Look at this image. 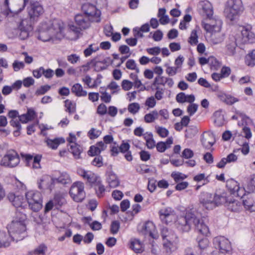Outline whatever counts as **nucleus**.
Returning <instances> with one entry per match:
<instances>
[{"label":"nucleus","instance_id":"obj_1","mask_svg":"<svg viewBox=\"0 0 255 255\" xmlns=\"http://www.w3.org/2000/svg\"><path fill=\"white\" fill-rule=\"evenodd\" d=\"M175 226L181 232H189L192 226H194L197 232L205 236L210 234L208 227L200 219L199 217L192 212L186 213L185 216L178 217L175 222Z\"/></svg>","mask_w":255,"mask_h":255},{"label":"nucleus","instance_id":"obj_2","mask_svg":"<svg viewBox=\"0 0 255 255\" xmlns=\"http://www.w3.org/2000/svg\"><path fill=\"white\" fill-rule=\"evenodd\" d=\"M26 215L20 214L19 220H14L8 225V231L11 235L16 242L22 240L25 236L26 227L24 221Z\"/></svg>","mask_w":255,"mask_h":255},{"label":"nucleus","instance_id":"obj_3","mask_svg":"<svg viewBox=\"0 0 255 255\" xmlns=\"http://www.w3.org/2000/svg\"><path fill=\"white\" fill-rule=\"evenodd\" d=\"M244 9L241 0H229L225 9V14L227 18L234 21L238 18Z\"/></svg>","mask_w":255,"mask_h":255},{"label":"nucleus","instance_id":"obj_4","mask_svg":"<svg viewBox=\"0 0 255 255\" xmlns=\"http://www.w3.org/2000/svg\"><path fill=\"white\" fill-rule=\"evenodd\" d=\"M11 28L14 30V35L18 36L21 40H24L29 36V33L32 30L31 25L28 19L17 18L14 23L11 24Z\"/></svg>","mask_w":255,"mask_h":255},{"label":"nucleus","instance_id":"obj_5","mask_svg":"<svg viewBox=\"0 0 255 255\" xmlns=\"http://www.w3.org/2000/svg\"><path fill=\"white\" fill-rule=\"evenodd\" d=\"M75 21L76 26L74 25H70V29L72 32L78 35L82 29H86L90 27L91 23L94 22L89 17L83 14H77L75 16Z\"/></svg>","mask_w":255,"mask_h":255},{"label":"nucleus","instance_id":"obj_6","mask_svg":"<svg viewBox=\"0 0 255 255\" xmlns=\"http://www.w3.org/2000/svg\"><path fill=\"white\" fill-rule=\"evenodd\" d=\"M25 197L30 209L34 212L39 211L42 207L41 193L38 191H29L25 193Z\"/></svg>","mask_w":255,"mask_h":255},{"label":"nucleus","instance_id":"obj_7","mask_svg":"<svg viewBox=\"0 0 255 255\" xmlns=\"http://www.w3.org/2000/svg\"><path fill=\"white\" fill-rule=\"evenodd\" d=\"M214 247L218 249L221 253L231 255L232 247L230 241L224 236H218L213 240Z\"/></svg>","mask_w":255,"mask_h":255},{"label":"nucleus","instance_id":"obj_8","mask_svg":"<svg viewBox=\"0 0 255 255\" xmlns=\"http://www.w3.org/2000/svg\"><path fill=\"white\" fill-rule=\"evenodd\" d=\"M69 194L75 202H82L85 198L84 183L80 181L74 183L70 188Z\"/></svg>","mask_w":255,"mask_h":255},{"label":"nucleus","instance_id":"obj_9","mask_svg":"<svg viewBox=\"0 0 255 255\" xmlns=\"http://www.w3.org/2000/svg\"><path fill=\"white\" fill-rule=\"evenodd\" d=\"M82 10L83 12V14L90 17L93 21L96 22L100 21L101 12L94 5L89 3H84L82 6Z\"/></svg>","mask_w":255,"mask_h":255},{"label":"nucleus","instance_id":"obj_10","mask_svg":"<svg viewBox=\"0 0 255 255\" xmlns=\"http://www.w3.org/2000/svg\"><path fill=\"white\" fill-rule=\"evenodd\" d=\"M19 162V157L17 153L13 150H8L3 157L1 163L6 166L13 167L18 165Z\"/></svg>","mask_w":255,"mask_h":255},{"label":"nucleus","instance_id":"obj_11","mask_svg":"<svg viewBox=\"0 0 255 255\" xmlns=\"http://www.w3.org/2000/svg\"><path fill=\"white\" fill-rule=\"evenodd\" d=\"M226 187L231 194L243 198L245 195V190L239 185V183L233 179H230L226 182Z\"/></svg>","mask_w":255,"mask_h":255},{"label":"nucleus","instance_id":"obj_12","mask_svg":"<svg viewBox=\"0 0 255 255\" xmlns=\"http://www.w3.org/2000/svg\"><path fill=\"white\" fill-rule=\"evenodd\" d=\"M159 214L162 222L166 224L172 222L176 217L174 211L170 207L160 209Z\"/></svg>","mask_w":255,"mask_h":255},{"label":"nucleus","instance_id":"obj_13","mask_svg":"<svg viewBox=\"0 0 255 255\" xmlns=\"http://www.w3.org/2000/svg\"><path fill=\"white\" fill-rule=\"evenodd\" d=\"M54 36H55L49 29L47 22L41 24L37 36L39 39L43 42H47L50 41Z\"/></svg>","mask_w":255,"mask_h":255},{"label":"nucleus","instance_id":"obj_14","mask_svg":"<svg viewBox=\"0 0 255 255\" xmlns=\"http://www.w3.org/2000/svg\"><path fill=\"white\" fill-rule=\"evenodd\" d=\"M77 174L82 177L85 180L92 186L96 183L100 179L96 174L90 170H85V169L79 168L77 169Z\"/></svg>","mask_w":255,"mask_h":255},{"label":"nucleus","instance_id":"obj_15","mask_svg":"<svg viewBox=\"0 0 255 255\" xmlns=\"http://www.w3.org/2000/svg\"><path fill=\"white\" fill-rule=\"evenodd\" d=\"M208 18H209L208 22L202 23L204 29L208 32L213 31H220L222 24V20L219 18H212L211 16Z\"/></svg>","mask_w":255,"mask_h":255},{"label":"nucleus","instance_id":"obj_16","mask_svg":"<svg viewBox=\"0 0 255 255\" xmlns=\"http://www.w3.org/2000/svg\"><path fill=\"white\" fill-rule=\"evenodd\" d=\"M214 201V196H213L211 193L204 192L200 196V202L207 209L212 210L216 207Z\"/></svg>","mask_w":255,"mask_h":255},{"label":"nucleus","instance_id":"obj_17","mask_svg":"<svg viewBox=\"0 0 255 255\" xmlns=\"http://www.w3.org/2000/svg\"><path fill=\"white\" fill-rule=\"evenodd\" d=\"M242 40L243 43H253L255 42V34L252 31L250 25L245 26L241 31Z\"/></svg>","mask_w":255,"mask_h":255},{"label":"nucleus","instance_id":"obj_18","mask_svg":"<svg viewBox=\"0 0 255 255\" xmlns=\"http://www.w3.org/2000/svg\"><path fill=\"white\" fill-rule=\"evenodd\" d=\"M43 12L42 6L37 1H31L28 8V15L31 20H34Z\"/></svg>","mask_w":255,"mask_h":255},{"label":"nucleus","instance_id":"obj_19","mask_svg":"<svg viewBox=\"0 0 255 255\" xmlns=\"http://www.w3.org/2000/svg\"><path fill=\"white\" fill-rule=\"evenodd\" d=\"M202 146L206 149H209L216 142L214 134L210 132H204L201 138Z\"/></svg>","mask_w":255,"mask_h":255},{"label":"nucleus","instance_id":"obj_20","mask_svg":"<svg viewBox=\"0 0 255 255\" xmlns=\"http://www.w3.org/2000/svg\"><path fill=\"white\" fill-rule=\"evenodd\" d=\"M13 241L15 240L8 231L6 232L0 231V248L8 247Z\"/></svg>","mask_w":255,"mask_h":255},{"label":"nucleus","instance_id":"obj_21","mask_svg":"<svg viewBox=\"0 0 255 255\" xmlns=\"http://www.w3.org/2000/svg\"><path fill=\"white\" fill-rule=\"evenodd\" d=\"M29 0H18L17 2H12L9 6L8 4L5 5L7 7L9 11L13 13H18L21 11L25 7Z\"/></svg>","mask_w":255,"mask_h":255},{"label":"nucleus","instance_id":"obj_22","mask_svg":"<svg viewBox=\"0 0 255 255\" xmlns=\"http://www.w3.org/2000/svg\"><path fill=\"white\" fill-rule=\"evenodd\" d=\"M55 183L54 178L48 175H43L40 179L39 185L40 188H46L51 190Z\"/></svg>","mask_w":255,"mask_h":255},{"label":"nucleus","instance_id":"obj_23","mask_svg":"<svg viewBox=\"0 0 255 255\" xmlns=\"http://www.w3.org/2000/svg\"><path fill=\"white\" fill-rule=\"evenodd\" d=\"M237 47L236 40L234 36H230L226 42V54L229 56H233L236 53Z\"/></svg>","mask_w":255,"mask_h":255},{"label":"nucleus","instance_id":"obj_24","mask_svg":"<svg viewBox=\"0 0 255 255\" xmlns=\"http://www.w3.org/2000/svg\"><path fill=\"white\" fill-rule=\"evenodd\" d=\"M142 232L145 235H148L152 238L156 237V230L154 224L152 222H146L143 226Z\"/></svg>","mask_w":255,"mask_h":255},{"label":"nucleus","instance_id":"obj_25","mask_svg":"<svg viewBox=\"0 0 255 255\" xmlns=\"http://www.w3.org/2000/svg\"><path fill=\"white\" fill-rule=\"evenodd\" d=\"M106 181L111 188H116L120 184L117 176L111 170H109L106 172Z\"/></svg>","mask_w":255,"mask_h":255},{"label":"nucleus","instance_id":"obj_26","mask_svg":"<svg viewBox=\"0 0 255 255\" xmlns=\"http://www.w3.org/2000/svg\"><path fill=\"white\" fill-rule=\"evenodd\" d=\"M7 198L9 201L16 208L22 207L23 205L25 203L23 196L21 195L15 196L13 193H9L7 196Z\"/></svg>","mask_w":255,"mask_h":255},{"label":"nucleus","instance_id":"obj_27","mask_svg":"<svg viewBox=\"0 0 255 255\" xmlns=\"http://www.w3.org/2000/svg\"><path fill=\"white\" fill-rule=\"evenodd\" d=\"M210 36L209 42L213 44H218L221 43L224 39V34L220 31H213L209 32Z\"/></svg>","mask_w":255,"mask_h":255},{"label":"nucleus","instance_id":"obj_28","mask_svg":"<svg viewBox=\"0 0 255 255\" xmlns=\"http://www.w3.org/2000/svg\"><path fill=\"white\" fill-rule=\"evenodd\" d=\"M226 207L228 209L232 212H238L242 209V203L240 201L230 197L227 203L226 204Z\"/></svg>","mask_w":255,"mask_h":255},{"label":"nucleus","instance_id":"obj_29","mask_svg":"<svg viewBox=\"0 0 255 255\" xmlns=\"http://www.w3.org/2000/svg\"><path fill=\"white\" fill-rule=\"evenodd\" d=\"M47 24L49 29L55 36L61 32L63 28L61 21L58 19H54L51 21H49Z\"/></svg>","mask_w":255,"mask_h":255},{"label":"nucleus","instance_id":"obj_30","mask_svg":"<svg viewBox=\"0 0 255 255\" xmlns=\"http://www.w3.org/2000/svg\"><path fill=\"white\" fill-rule=\"evenodd\" d=\"M36 113L32 109H28L26 114L18 116L19 121L22 123H27L36 117Z\"/></svg>","mask_w":255,"mask_h":255},{"label":"nucleus","instance_id":"obj_31","mask_svg":"<svg viewBox=\"0 0 255 255\" xmlns=\"http://www.w3.org/2000/svg\"><path fill=\"white\" fill-rule=\"evenodd\" d=\"M163 249L165 251L166 255H170L177 249V240L170 241H164Z\"/></svg>","mask_w":255,"mask_h":255},{"label":"nucleus","instance_id":"obj_32","mask_svg":"<svg viewBox=\"0 0 255 255\" xmlns=\"http://www.w3.org/2000/svg\"><path fill=\"white\" fill-rule=\"evenodd\" d=\"M218 97L221 101L228 105H232L239 101L238 98L231 95L220 94L218 95Z\"/></svg>","mask_w":255,"mask_h":255},{"label":"nucleus","instance_id":"obj_33","mask_svg":"<svg viewBox=\"0 0 255 255\" xmlns=\"http://www.w3.org/2000/svg\"><path fill=\"white\" fill-rule=\"evenodd\" d=\"M129 248L136 253H141L144 250L142 243L136 239L130 241Z\"/></svg>","mask_w":255,"mask_h":255},{"label":"nucleus","instance_id":"obj_34","mask_svg":"<svg viewBox=\"0 0 255 255\" xmlns=\"http://www.w3.org/2000/svg\"><path fill=\"white\" fill-rule=\"evenodd\" d=\"M161 236L164 241H175L177 240L176 235L167 228H163L161 230Z\"/></svg>","mask_w":255,"mask_h":255},{"label":"nucleus","instance_id":"obj_35","mask_svg":"<svg viewBox=\"0 0 255 255\" xmlns=\"http://www.w3.org/2000/svg\"><path fill=\"white\" fill-rule=\"evenodd\" d=\"M176 100L179 103L185 102L192 103L195 101V97L193 95H186L184 93L181 92L176 95Z\"/></svg>","mask_w":255,"mask_h":255},{"label":"nucleus","instance_id":"obj_36","mask_svg":"<svg viewBox=\"0 0 255 255\" xmlns=\"http://www.w3.org/2000/svg\"><path fill=\"white\" fill-rule=\"evenodd\" d=\"M199 5L202 7L207 17L213 15V9L211 3L208 0H203L200 2Z\"/></svg>","mask_w":255,"mask_h":255},{"label":"nucleus","instance_id":"obj_37","mask_svg":"<svg viewBox=\"0 0 255 255\" xmlns=\"http://www.w3.org/2000/svg\"><path fill=\"white\" fill-rule=\"evenodd\" d=\"M230 197L227 196L226 193H223L221 194H215L214 195V203H216V207L221 204H226L227 203Z\"/></svg>","mask_w":255,"mask_h":255},{"label":"nucleus","instance_id":"obj_38","mask_svg":"<svg viewBox=\"0 0 255 255\" xmlns=\"http://www.w3.org/2000/svg\"><path fill=\"white\" fill-rule=\"evenodd\" d=\"M71 91L77 97H85L87 92L83 90L82 85L79 83L75 84L71 88Z\"/></svg>","mask_w":255,"mask_h":255},{"label":"nucleus","instance_id":"obj_39","mask_svg":"<svg viewBox=\"0 0 255 255\" xmlns=\"http://www.w3.org/2000/svg\"><path fill=\"white\" fill-rule=\"evenodd\" d=\"M65 141V139L63 137H57L53 139H47L46 140V143L48 147L53 149H56L60 144L63 143Z\"/></svg>","mask_w":255,"mask_h":255},{"label":"nucleus","instance_id":"obj_40","mask_svg":"<svg viewBox=\"0 0 255 255\" xmlns=\"http://www.w3.org/2000/svg\"><path fill=\"white\" fill-rule=\"evenodd\" d=\"M55 182H57L63 185L69 184L71 180L69 174L66 172L61 173L58 178H54Z\"/></svg>","mask_w":255,"mask_h":255},{"label":"nucleus","instance_id":"obj_41","mask_svg":"<svg viewBox=\"0 0 255 255\" xmlns=\"http://www.w3.org/2000/svg\"><path fill=\"white\" fill-rule=\"evenodd\" d=\"M69 151L73 154L75 158L79 159L81 158L80 154L82 151V148L77 143L70 144Z\"/></svg>","mask_w":255,"mask_h":255},{"label":"nucleus","instance_id":"obj_42","mask_svg":"<svg viewBox=\"0 0 255 255\" xmlns=\"http://www.w3.org/2000/svg\"><path fill=\"white\" fill-rule=\"evenodd\" d=\"M65 111L71 115L74 113L76 111V104L75 102L69 99L64 101Z\"/></svg>","mask_w":255,"mask_h":255},{"label":"nucleus","instance_id":"obj_43","mask_svg":"<svg viewBox=\"0 0 255 255\" xmlns=\"http://www.w3.org/2000/svg\"><path fill=\"white\" fill-rule=\"evenodd\" d=\"M245 63L250 67H254L255 65V49L246 56Z\"/></svg>","mask_w":255,"mask_h":255},{"label":"nucleus","instance_id":"obj_44","mask_svg":"<svg viewBox=\"0 0 255 255\" xmlns=\"http://www.w3.org/2000/svg\"><path fill=\"white\" fill-rule=\"evenodd\" d=\"M93 186H95L96 192L98 196L99 197H103L105 191V188L104 185L102 183L101 179H100Z\"/></svg>","mask_w":255,"mask_h":255},{"label":"nucleus","instance_id":"obj_45","mask_svg":"<svg viewBox=\"0 0 255 255\" xmlns=\"http://www.w3.org/2000/svg\"><path fill=\"white\" fill-rule=\"evenodd\" d=\"M158 113L156 111H153L150 113L146 114L144 116V121L147 123H150L154 122V121L157 119Z\"/></svg>","mask_w":255,"mask_h":255},{"label":"nucleus","instance_id":"obj_46","mask_svg":"<svg viewBox=\"0 0 255 255\" xmlns=\"http://www.w3.org/2000/svg\"><path fill=\"white\" fill-rule=\"evenodd\" d=\"M155 129L158 135L161 137H167L169 134L168 130L164 127L156 126Z\"/></svg>","mask_w":255,"mask_h":255},{"label":"nucleus","instance_id":"obj_47","mask_svg":"<svg viewBox=\"0 0 255 255\" xmlns=\"http://www.w3.org/2000/svg\"><path fill=\"white\" fill-rule=\"evenodd\" d=\"M52 201L57 207H61L66 203L65 199L59 194H56Z\"/></svg>","mask_w":255,"mask_h":255},{"label":"nucleus","instance_id":"obj_48","mask_svg":"<svg viewBox=\"0 0 255 255\" xmlns=\"http://www.w3.org/2000/svg\"><path fill=\"white\" fill-rule=\"evenodd\" d=\"M209 64L213 70H217L221 67V63L214 57H209Z\"/></svg>","mask_w":255,"mask_h":255},{"label":"nucleus","instance_id":"obj_49","mask_svg":"<svg viewBox=\"0 0 255 255\" xmlns=\"http://www.w3.org/2000/svg\"><path fill=\"white\" fill-rule=\"evenodd\" d=\"M198 247L201 250H205L209 247L210 242L206 238L199 240L198 242Z\"/></svg>","mask_w":255,"mask_h":255},{"label":"nucleus","instance_id":"obj_50","mask_svg":"<svg viewBox=\"0 0 255 255\" xmlns=\"http://www.w3.org/2000/svg\"><path fill=\"white\" fill-rule=\"evenodd\" d=\"M41 155L39 154L36 155L34 157L30 154L25 155V159L28 162H32V164L35 163L40 162L41 159Z\"/></svg>","mask_w":255,"mask_h":255},{"label":"nucleus","instance_id":"obj_51","mask_svg":"<svg viewBox=\"0 0 255 255\" xmlns=\"http://www.w3.org/2000/svg\"><path fill=\"white\" fill-rule=\"evenodd\" d=\"M198 132L196 127H190L185 130V136L187 138L193 137Z\"/></svg>","mask_w":255,"mask_h":255},{"label":"nucleus","instance_id":"obj_52","mask_svg":"<svg viewBox=\"0 0 255 255\" xmlns=\"http://www.w3.org/2000/svg\"><path fill=\"white\" fill-rule=\"evenodd\" d=\"M128 111L132 114H135L140 109V105L137 103H132L128 106Z\"/></svg>","mask_w":255,"mask_h":255},{"label":"nucleus","instance_id":"obj_53","mask_svg":"<svg viewBox=\"0 0 255 255\" xmlns=\"http://www.w3.org/2000/svg\"><path fill=\"white\" fill-rule=\"evenodd\" d=\"M47 250V247L41 244L37 247L33 252L34 255H45V252Z\"/></svg>","mask_w":255,"mask_h":255},{"label":"nucleus","instance_id":"obj_54","mask_svg":"<svg viewBox=\"0 0 255 255\" xmlns=\"http://www.w3.org/2000/svg\"><path fill=\"white\" fill-rule=\"evenodd\" d=\"M171 177L174 179V181L176 182H179L180 181L185 179L187 176L180 172H173L171 174Z\"/></svg>","mask_w":255,"mask_h":255},{"label":"nucleus","instance_id":"obj_55","mask_svg":"<svg viewBox=\"0 0 255 255\" xmlns=\"http://www.w3.org/2000/svg\"><path fill=\"white\" fill-rule=\"evenodd\" d=\"M198 36L197 34V31L194 29L191 32L188 42L191 45H196L198 42Z\"/></svg>","mask_w":255,"mask_h":255},{"label":"nucleus","instance_id":"obj_56","mask_svg":"<svg viewBox=\"0 0 255 255\" xmlns=\"http://www.w3.org/2000/svg\"><path fill=\"white\" fill-rule=\"evenodd\" d=\"M120 228V223L118 221H114L111 225L110 231L112 234H116Z\"/></svg>","mask_w":255,"mask_h":255},{"label":"nucleus","instance_id":"obj_57","mask_svg":"<svg viewBox=\"0 0 255 255\" xmlns=\"http://www.w3.org/2000/svg\"><path fill=\"white\" fill-rule=\"evenodd\" d=\"M51 88L49 85H44L37 89L35 93L36 96H40L45 94Z\"/></svg>","mask_w":255,"mask_h":255},{"label":"nucleus","instance_id":"obj_58","mask_svg":"<svg viewBox=\"0 0 255 255\" xmlns=\"http://www.w3.org/2000/svg\"><path fill=\"white\" fill-rule=\"evenodd\" d=\"M132 82L133 83V86H134L135 88L139 89V91H143L146 90L145 86L142 84L141 81L138 79V78Z\"/></svg>","mask_w":255,"mask_h":255},{"label":"nucleus","instance_id":"obj_59","mask_svg":"<svg viewBox=\"0 0 255 255\" xmlns=\"http://www.w3.org/2000/svg\"><path fill=\"white\" fill-rule=\"evenodd\" d=\"M122 89L125 91L130 90L133 87V83L132 82L128 80H123L121 83Z\"/></svg>","mask_w":255,"mask_h":255},{"label":"nucleus","instance_id":"obj_60","mask_svg":"<svg viewBox=\"0 0 255 255\" xmlns=\"http://www.w3.org/2000/svg\"><path fill=\"white\" fill-rule=\"evenodd\" d=\"M166 78V77L161 76L155 77L152 83V86L159 85L164 86L165 85V81Z\"/></svg>","mask_w":255,"mask_h":255},{"label":"nucleus","instance_id":"obj_61","mask_svg":"<svg viewBox=\"0 0 255 255\" xmlns=\"http://www.w3.org/2000/svg\"><path fill=\"white\" fill-rule=\"evenodd\" d=\"M180 69L176 66H168L166 69V73L170 76H173L176 74Z\"/></svg>","mask_w":255,"mask_h":255},{"label":"nucleus","instance_id":"obj_62","mask_svg":"<svg viewBox=\"0 0 255 255\" xmlns=\"http://www.w3.org/2000/svg\"><path fill=\"white\" fill-rule=\"evenodd\" d=\"M88 136L90 139H95L99 137L101 134V131L96 130L94 128H92L88 132Z\"/></svg>","mask_w":255,"mask_h":255},{"label":"nucleus","instance_id":"obj_63","mask_svg":"<svg viewBox=\"0 0 255 255\" xmlns=\"http://www.w3.org/2000/svg\"><path fill=\"white\" fill-rule=\"evenodd\" d=\"M194 155L193 151L189 148H185L182 153L181 156L186 159L192 158Z\"/></svg>","mask_w":255,"mask_h":255},{"label":"nucleus","instance_id":"obj_64","mask_svg":"<svg viewBox=\"0 0 255 255\" xmlns=\"http://www.w3.org/2000/svg\"><path fill=\"white\" fill-rule=\"evenodd\" d=\"M248 188L250 192H254L255 191V175L251 176L248 184Z\"/></svg>","mask_w":255,"mask_h":255}]
</instances>
